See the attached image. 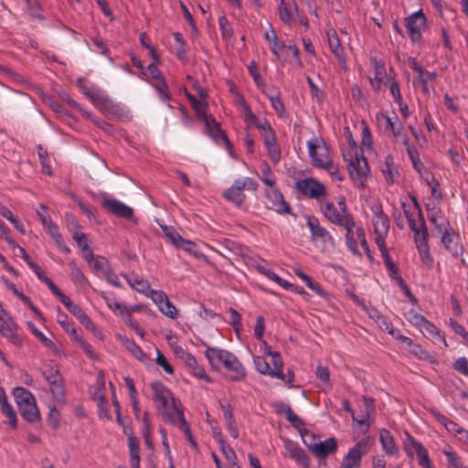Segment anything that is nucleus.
Returning <instances> with one entry per match:
<instances>
[{
	"instance_id": "f257e3e1",
	"label": "nucleus",
	"mask_w": 468,
	"mask_h": 468,
	"mask_svg": "<svg viewBox=\"0 0 468 468\" xmlns=\"http://www.w3.org/2000/svg\"><path fill=\"white\" fill-rule=\"evenodd\" d=\"M205 356L212 368L223 366L229 372L231 380L241 381L246 378V369L231 352L216 346H207Z\"/></svg>"
},
{
	"instance_id": "f03ea898",
	"label": "nucleus",
	"mask_w": 468,
	"mask_h": 468,
	"mask_svg": "<svg viewBox=\"0 0 468 468\" xmlns=\"http://www.w3.org/2000/svg\"><path fill=\"white\" fill-rule=\"evenodd\" d=\"M94 106L111 120L130 122L133 118V115L127 107L122 103H117L112 101L106 92Z\"/></svg>"
},
{
	"instance_id": "7ed1b4c3",
	"label": "nucleus",
	"mask_w": 468,
	"mask_h": 468,
	"mask_svg": "<svg viewBox=\"0 0 468 468\" xmlns=\"http://www.w3.org/2000/svg\"><path fill=\"white\" fill-rule=\"evenodd\" d=\"M295 190L303 197L322 202L327 196L325 186L314 177L299 179L295 183Z\"/></svg>"
},
{
	"instance_id": "20e7f679",
	"label": "nucleus",
	"mask_w": 468,
	"mask_h": 468,
	"mask_svg": "<svg viewBox=\"0 0 468 468\" xmlns=\"http://www.w3.org/2000/svg\"><path fill=\"white\" fill-rule=\"evenodd\" d=\"M353 148L356 149L355 159L347 166L348 174L354 184L361 188L366 186V181L369 175V166L367 160L363 154L357 153L356 142H352Z\"/></svg>"
},
{
	"instance_id": "39448f33",
	"label": "nucleus",
	"mask_w": 468,
	"mask_h": 468,
	"mask_svg": "<svg viewBox=\"0 0 468 468\" xmlns=\"http://www.w3.org/2000/svg\"><path fill=\"white\" fill-rule=\"evenodd\" d=\"M158 410L167 421L178 427L184 433H189V425L184 417V412L178 399H173L165 406H162Z\"/></svg>"
},
{
	"instance_id": "423d86ee",
	"label": "nucleus",
	"mask_w": 468,
	"mask_h": 468,
	"mask_svg": "<svg viewBox=\"0 0 468 468\" xmlns=\"http://www.w3.org/2000/svg\"><path fill=\"white\" fill-rule=\"evenodd\" d=\"M362 400L364 402V410L360 415H356L352 409L351 403L348 399L342 401L343 409L351 414L352 420L360 426L364 427L363 433H367L370 427L369 418L372 413L375 412L374 399L370 397L363 396Z\"/></svg>"
},
{
	"instance_id": "0eeeda50",
	"label": "nucleus",
	"mask_w": 468,
	"mask_h": 468,
	"mask_svg": "<svg viewBox=\"0 0 468 468\" xmlns=\"http://www.w3.org/2000/svg\"><path fill=\"white\" fill-rule=\"evenodd\" d=\"M405 27L412 43H420L422 32L427 28V17L420 9L405 18Z\"/></svg>"
},
{
	"instance_id": "6e6552de",
	"label": "nucleus",
	"mask_w": 468,
	"mask_h": 468,
	"mask_svg": "<svg viewBox=\"0 0 468 468\" xmlns=\"http://www.w3.org/2000/svg\"><path fill=\"white\" fill-rule=\"evenodd\" d=\"M369 449V439L365 438L349 449L339 468H359L363 456Z\"/></svg>"
},
{
	"instance_id": "1a4fd4ad",
	"label": "nucleus",
	"mask_w": 468,
	"mask_h": 468,
	"mask_svg": "<svg viewBox=\"0 0 468 468\" xmlns=\"http://www.w3.org/2000/svg\"><path fill=\"white\" fill-rule=\"evenodd\" d=\"M307 148L309 156L314 166L322 168L332 161L329 155V150L322 139L314 138L309 140L307 142Z\"/></svg>"
},
{
	"instance_id": "9d476101",
	"label": "nucleus",
	"mask_w": 468,
	"mask_h": 468,
	"mask_svg": "<svg viewBox=\"0 0 468 468\" xmlns=\"http://www.w3.org/2000/svg\"><path fill=\"white\" fill-rule=\"evenodd\" d=\"M307 227L311 232V239L314 242H321L323 250L335 246V239L330 232L319 223L315 217H308Z\"/></svg>"
},
{
	"instance_id": "9b49d317",
	"label": "nucleus",
	"mask_w": 468,
	"mask_h": 468,
	"mask_svg": "<svg viewBox=\"0 0 468 468\" xmlns=\"http://www.w3.org/2000/svg\"><path fill=\"white\" fill-rule=\"evenodd\" d=\"M404 450L410 458L413 457L411 447L414 448L415 453L418 457V463L422 468H433L431 464L429 452L427 449L416 439L408 434L407 440L404 441Z\"/></svg>"
},
{
	"instance_id": "f8f14e48",
	"label": "nucleus",
	"mask_w": 468,
	"mask_h": 468,
	"mask_svg": "<svg viewBox=\"0 0 468 468\" xmlns=\"http://www.w3.org/2000/svg\"><path fill=\"white\" fill-rule=\"evenodd\" d=\"M267 207L279 214H291V207L284 200L282 194L276 188L271 187L266 191Z\"/></svg>"
},
{
	"instance_id": "ddd939ff",
	"label": "nucleus",
	"mask_w": 468,
	"mask_h": 468,
	"mask_svg": "<svg viewBox=\"0 0 468 468\" xmlns=\"http://www.w3.org/2000/svg\"><path fill=\"white\" fill-rule=\"evenodd\" d=\"M197 91L199 95V99H197L194 95L190 94L186 90V96L187 97L193 109L195 110L197 118L199 121H203L204 119L209 116L207 114V103L206 101V99L207 94L205 89H203L201 86L197 87Z\"/></svg>"
},
{
	"instance_id": "4468645a",
	"label": "nucleus",
	"mask_w": 468,
	"mask_h": 468,
	"mask_svg": "<svg viewBox=\"0 0 468 468\" xmlns=\"http://www.w3.org/2000/svg\"><path fill=\"white\" fill-rule=\"evenodd\" d=\"M441 242L445 249L454 257H458L463 251V246L459 242V235L449 226L441 232Z\"/></svg>"
},
{
	"instance_id": "2eb2a0df",
	"label": "nucleus",
	"mask_w": 468,
	"mask_h": 468,
	"mask_svg": "<svg viewBox=\"0 0 468 468\" xmlns=\"http://www.w3.org/2000/svg\"><path fill=\"white\" fill-rule=\"evenodd\" d=\"M283 445L287 454L294 460L298 465L303 468H309V458L303 448L289 439L283 440Z\"/></svg>"
},
{
	"instance_id": "dca6fc26",
	"label": "nucleus",
	"mask_w": 468,
	"mask_h": 468,
	"mask_svg": "<svg viewBox=\"0 0 468 468\" xmlns=\"http://www.w3.org/2000/svg\"><path fill=\"white\" fill-rule=\"evenodd\" d=\"M18 325L13 321L12 318L2 320L0 324V333L11 344L16 347L23 346V338L17 334Z\"/></svg>"
},
{
	"instance_id": "f3484780",
	"label": "nucleus",
	"mask_w": 468,
	"mask_h": 468,
	"mask_svg": "<svg viewBox=\"0 0 468 468\" xmlns=\"http://www.w3.org/2000/svg\"><path fill=\"white\" fill-rule=\"evenodd\" d=\"M206 126L207 133L217 143H224L228 147L230 146L229 141L226 133L220 128L219 122H218L212 115H209L202 121Z\"/></svg>"
},
{
	"instance_id": "a211bd4d",
	"label": "nucleus",
	"mask_w": 468,
	"mask_h": 468,
	"mask_svg": "<svg viewBox=\"0 0 468 468\" xmlns=\"http://www.w3.org/2000/svg\"><path fill=\"white\" fill-rule=\"evenodd\" d=\"M102 206L110 213L118 217L127 219L133 217V208L116 199H104Z\"/></svg>"
},
{
	"instance_id": "6ab92c4d",
	"label": "nucleus",
	"mask_w": 468,
	"mask_h": 468,
	"mask_svg": "<svg viewBox=\"0 0 468 468\" xmlns=\"http://www.w3.org/2000/svg\"><path fill=\"white\" fill-rule=\"evenodd\" d=\"M320 211L324 215V217L332 224L337 225L347 214H342L341 211H338L334 204V202L325 199L322 202L318 203Z\"/></svg>"
},
{
	"instance_id": "aec40b11",
	"label": "nucleus",
	"mask_w": 468,
	"mask_h": 468,
	"mask_svg": "<svg viewBox=\"0 0 468 468\" xmlns=\"http://www.w3.org/2000/svg\"><path fill=\"white\" fill-rule=\"evenodd\" d=\"M432 415L436 418V420L444 426V428L451 433L454 435H460L461 439H467L468 431L463 429L460 425L454 422L452 420H449L446 416L440 413L436 410H431Z\"/></svg>"
},
{
	"instance_id": "412c9836",
	"label": "nucleus",
	"mask_w": 468,
	"mask_h": 468,
	"mask_svg": "<svg viewBox=\"0 0 468 468\" xmlns=\"http://www.w3.org/2000/svg\"><path fill=\"white\" fill-rule=\"evenodd\" d=\"M379 441L382 446V450L387 455L396 457L399 455V449L388 430L385 428L380 430Z\"/></svg>"
},
{
	"instance_id": "4be33fe9",
	"label": "nucleus",
	"mask_w": 468,
	"mask_h": 468,
	"mask_svg": "<svg viewBox=\"0 0 468 468\" xmlns=\"http://www.w3.org/2000/svg\"><path fill=\"white\" fill-rule=\"evenodd\" d=\"M420 333L434 344H442L444 347L448 346L445 336L441 334L440 330L434 324L426 320L420 329Z\"/></svg>"
},
{
	"instance_id": "5701e85b",
	"label": "nucleus",
	"mask_w": 468,
	"mask_h": 468,
	"mask_svg": "<svg viewBox=\"0 0 468 468\" xmlns=\"http://www.w3.org/2000/svg\"><path fill=\"white\" fill-rule=\"evenodd\" d=\"M153 399L157 404L158 409L162 406H165L173 399H175L171 391L165 388L161 382H154L152 384Z\"/></svg>"
},
{
	"instance_id": "b1692460",
	"label": "nucleus",
	"mask_w": 468,
	"mask_h": 468,
	"mask_svg": "<svg viewBox=\"0 0 468 468\" xmlns=\"http://www.w3.org/2000/svg\"><path fill=\"white\" fill-rule=\"evenodd\" d=\"M337 448V441L335 438H329L324 441H317L316 445H313V453L318 458H325L335 452Z\"/></svg>"
},
{
	"instance_id": "393cba45",
	"label": "nucleus",
	"mask_w": 468,
	"mask_h": 468,
	"mask_svg": "<svg viewBox=\"0 0 468 468\" xmlns=\"http://www.w3.org/2000/svg\"><path fill=\"white\" fill-rule=\"evenodd\" d=\"M78 86L81 92L90 99L93 105H95L101 96L105 93L102 90L99 89L93 84H88L85 80L79 79Z\"/></svg>"
},
{
	"instance_id": "a878e982",
	"label": "nucleus",
	"mask_w": 468,
	"mask_h": 468,
	"mask_svg": "<svg viewBox=\"0 0 468 468\" xmlns=\"http://www.w3.org/2000/svg\"><path fill=\"white\" fill-rule=\"evenodd\" d=\"M223 197L228 200L232 202L238 207L242 206L246 199V196L243 190L239 186V181H234L232 186L226 189L223 193Z\"/></svg>"
},
{
	"instance_id": "bb28decb",
	"label": "nucleus",
	"mask_w": 468,
	"mask_h": 468,
	"mask_svg": "<svg viewBox=\"0 0 468 468\" xmlns=\"http://www.w3.org/2000/svg\"><path fill=\"white\" fill-rule=\"evenodd\" d=\"M122 276L132 288H133L140 293L148 295L150 284L147 281H144L143 278L139 277L134 273L123 274Z\"/></svg>"
},
{
	"instance_id": "cd10ccee",
	"label": "nucleus",
	"mask_w": 468,
	"mask_h": 468,
	"mask_svg": "<svg viewBox=\"0 0 468 468\" xmlns=\"http://www.w3.org/2000/svg\"><path fill=\"white\" fill-rule=\"evenodd\" d=\"M21 416L29 422H34L39 420L40 415L37 406L36 399L29 403L22 404L18 407Z\"/></svg>"
},
{
	"instance_id": "c85d7f7f",
	"label": "nucleus",
	"mask_w": 468,
	"mask_h": 468,
	"mask_svg": "<svg viewBox=\"0 0 468 468\" xmlns=\"http://www.w3.org/2000/svg\"><path fill=\"white\" fill-rule=\"evenodd\" d=\"M279 17L284 24H291L294 18V13L298 11V7L294 2L288 6L285 0H281L278 7Z\"/></svg>"
},
{
	"instance_id": "c756f323",
	"label": "nucleus",
	"mask_w": 468,
	"mask_h": 468,
	"mask_svg": "<svg viewBox=\"0 0 468 468\" xmlns=\"http://www.w3.org/2000/svg\"><path fill=\"white\" fill-rule=\"evenodd\" d=\"M373 225L375 233L388 234L389 230V218L382 210H379L373 217Z\"/></svg>"
},
{
	"instance_id": "7c9ffc66",
	"label": "nucleus",
	"mask_w": 468,
	"mask_h": 468,
	"mask_svg": "<svg viewBox=\"0 0 468 468\" xmlns=\"http://www.w3.org/2000/svg\"><path fill=\"white\" fill-rule=\"evenodd\" d=\"M119 338L125 346L126 349L139 361L144 362L147 359L146 355L143 349L132 339L127 336L119 335Z\"/></svg>"
},
{
	"instance_id": "2f4dec72",
	"label": "nucleus",
	"mask_w": 468,
	"mask_h": 468,
	"mask_svg": "<svg viewBox=\"0 0 468 468\" xmlns=\"http://www.w3.org/2000/svg\"><path fill=\"white\" fill-rule=\"evenodd\" d=\"M128 446L130 452V464L137 468L138 464H140V441L136 437L129 436Z\"/></svg>"
},
{
	"instance_id": "473e14b6",
	"label": "nucleus",
	"mask_w": 468,
	"mask_h": 468,
	"mask_svg": "<svg viewBox=\"0 0 468 468\" xmlns=\"http://www.w3.org/2000/svg\"><path fill=\"white\" fill-rule=\"evenodd\" d=\"M328 44H329L330 50L335 55L336 59L340 63H345L346 57H345L344 49L341 47L339 38L335 33H333L332 35H328Z\"/></svg>"
},
{
	"instance_id": "72a5a7b5",
	"label": "nucleus",
	"mask_w": 468,
	"mask_h": 468,
	"mask_svg": "<svg viewBox=\"0 0 468 468\" xmlns=\"http://www.w3.org/2000/svg\"><path fill=\"white\" fill-rule=\"evenodd\" d=\"M375 77L370 80L374 90H379L386 76V68L381 61L374 59Z\"/></svg>"
},
{
	"instance_id": "f704fd0d",
	"label": "nucleus",
	"mask_w": 468,
	"mask_h": 468,
	"mask_svg": "<svg viewBox=\"0 0 468 468\" xmlns=\"http://www.w3.org/2000/svg\"><path fill=\"white\" fill-rule=\"evenodd\" d=\"M257 129L261 133L264 145L277 142L275 133L266 119H263V122Z\"/></svg>"
},
{
	"instance_id": "c9c22d12",
	"label": "nucleus",
	"mask_w": 468,
	"mask_h": 468,
	"mask_svg": "<svg viewBox=\"0 0 468 468\" xmlns=\"http://www.w3.org/2000/svg\"><path fill=\"white\" fill-rule=\"evenodd\" d=\"M13 396L18 407L22 404L29 403L36 399L33 394L23 387L15 388L13 389Z\"/></svg>"
},
{
	"instance_id": "e433bc0d",
	"label": "nucleus",
	"mask_w": 468,
	"mask_h": 468,
	"mask_svg": "<svg viewBox=\"0 0 468 468\" xmlns=\"http://www.w3.org/2000/svg\"><path fill=\"white\" fill-rule=\"evenodd\" d=\"M264 37L270 43V49L271 52L275 56L279 57L285 46L279 42L278 36L271 27V30L265 33Z\"/></svg>"
},
{
	"instance_id": "4c0bfd02",
	"label": "nucleus",
	"mask_w": 468,
	"mask_h": 468,
	"mask_svg": "<svg viewBox=\"0 0 468 468\" xmlns=\"http://www.w3.org/2000/svg\"><path fill=\"white\" fill-rule=\"evenodd\" d=\"M407 153H408V155L412 163L414 169L420 175V176H424L422 171L425 169V167L420 159L419 151L416 149L415 146L410 145L408 144Z\"/></svg>"
},
{
	"instance_id": "58836bf2",
	"label": "nucleus",
	"mask_w": 468,
	"mask_h": 468,
	"mask_svg": "<svg viewBox=\"0 0 468 468\" xmlns=\"http://www.w3.org/2000/svg\"><path fill=\"white\" fill-rule=\"evenodd\" d=\"M241 109L245 122L254 125L256 128L263 122V119L261 120L251 112L249 104L245 101V99H241Z\"/></svg>"
},
{
	"instance_id": "ea45409f",
	"label": "nucleus",
	"mask_w": 468,
	"mask_h": 468,
	"mask_svg": "<svg viewBox=\"0 0 468 468\" xmlns=\"http://www.w3.org/2000/svg\"><path fill=\"white\" fill-rule=\"evenodd\" d=\"M57 322L63 327L64 331L68 334L75 336L77 334V330L74 327V324L69 321L68 315L63 313L60 308L58 309L57 314Z\"/></svg>"
},
{
	"instance_id": "a19ab883",
	"label": "nucleus",
	"mask_w": 468,
	"mask_h": 468,
	"mask_svg": "<svg viewBox=\"0 0 468 468\" xmlns=\"http://www.w3.org/2000/svg\"><path fill=\"white\" fill-rule=\"evenodd\" d=\"M393 119L394 122L388 130L392 132L393 136L397 140H401L405 145H408L409 139L407 135L403 133V126L401 122L399 120L396 114L394 115Z\"/></svg>"
},
{
	"instance_id": "79ce46f5",
	"label": "nucleus",
	"mask_w": 468,
	"mask_h": 468,
	"mask_svg": "<svg viewBox=\"0 0 468 468\" xmlns=\"http://www.w3.org/2000/svg\"><path fill=\"white\" fill-rule=\"evenodd\" d=\"M101 297L105 301L107 306L114 313H119L124 305L117 301L113 292H101Z\"/></svg>"
},
{
	"instance_id": "37998d69",
	"label": "nucleus",
	"mask_w": 468,
	"mask_h": 468,
	"mask_svg": "<svg viewBox=\"0 0 468 468\" xmlns=\"http://www.w3.org/2000/svg\"><path fill=\"white\" fill-rule=\"evenodd\" d=\"M49 390L53 395L54 399L58 402H62L65 399V389L63 385V379L55 380L48 383Z\"/></svg>"
},
{
	"instance_id": "c03bdc74",
	"label": "nucleus",
	"mask_w": 468,
	"mask_h": 468,
	"mask_svg": "<svg viewBox=\"0 0 468 468\" xmlns=\"http://www.w3.org/2000/svg\"><path fill=\"white\" fill-rule=\"evenodd\" d=\"M442 453L446 456L448 468H463V463L455 452H452L451 447L442 449Z\"/></svg>"
},
{
	"instance_id": "a18cd8bd",
	"label": "nucleus",
	"mask_w": 468,
	"mask_h": 468,
	"mask_svg": "<svg viewBox=\"0 0 468 468\" xmlns=\"http://www.w3.org/2000/svg\"><path fill=\"white\" fill-rule=\"evenodd\" d=\"M37 154L43 169V172L48 176L52 175L48 151L41 144L37 145Z\"/></svg>"
},
{
	"instance_id": "49530a36",
	"label": "nucleus",
	"mask_w": 468,
	"mask_h": 468,
	"mask_svg": "<svg viewBox=\"0 0 468 468\" xmlns=\"http://www.w3.org/2000/svg\"><path fill=\"white\" fill-rule=\"evenodd\" d=\"M219 441L221 444L222 452H223L226 460L231 465V467L232 468H241L237 463L238 458H237V455H236L235 452L233 451V449L229 445H225V443L221 438L219 439Z\"/></svg>"
},
{
	"instance_id": "de8ad7c7",
	"label": "nucleus",
	"mask_w": 468,
	"mask_h": 468,
	"mask_svg": "<svg viewBox=\"0 0 468 468\" xmlns=\"http://www.w3.org/2000/svg\"><path fill=\"white\" fill-rule=\"evenodd\" d=\"M370 316L376 321L379 328L387 331L389 335H391V332L395 330L392 323L378 312L375 311L374 314H370Z\"/></svg>"
},
{
	"instance_id": "09e8293b",
	"label": "nucleus",
	"mask_w": 468,
	"mask_h": 468,
	"mask_svg": "<svg viewBox=\"0 0 468 468\" xmlns=\"http://www.w3.org/2000/svg\"><path fill=\"white\" fill-rule=\"evenodd\" d=\"M412 69L418 73L419 80L420 81L421 84L428 83L429 81H431L436 78L435 72H431V71L423 69L421 66H420L416 62L413 63Z\"/></svg>"
},
{
	"instance_id": "8fccbe9b",
	"label": "nucleus",
	"mask_w": 468,
	"mask_h": 468,
	"mask_svg": "<svg viewBox=\"0 0 468 468\" xmlns=\"http://www.w3.org/2000/svg\"><path fill=\"white\" fill-rule=\"evenodd\" d=\"M405 318L410 324H412L419 330L427 320L423 315L417 313L414 309H410L409 312H407L405 314Z\"/></svg>"
},
{
	"instance_id": "3c124183",
	"label": "nucleus",
	"mask_w": 468,
	"mask_h": 468,
	"mask_svg": "<svg viewBox=\"0 0 468 468\" xmlns=\"http://www.w3.org/2000/svg\"><path fill=\"white\" fill-rule=\"evenodd\" d=\"M254 365L256 369L263 375L271 376L273 378V374L275 373V370H272L269 365V363L265 360L262 356H255L254 359Z\"/></svg>"
},
{
	"instance_id": "603ef678",
	"label": "nucleus",
	"mask_w": 468,
	"mask_h": 468,
	"mask_svg": "<svg viewBox=\"0 0 468 468\" xmlns=\"http://www.w3.org/2000/svg\"><path fill=\"white\" fill-rule=\"evenodd\" d=\"M0 215L6 218L20 233L24 234L26 232L22 224H20L19 220L14 217L13 213L6 207H0Z\"/></svg>"
},
{
	"instance_id": "864d4df0",
	"label": "nucleus",
	"mask_w": 468,
	"mask_h": 468,
	"mask_svg": "<svg viewBox=\"0 0 468 468\" xmlns=\"http://www.w3.org/2000/svg\"><path fill=\"white\" fill-rule=\"evenodd\" d=\"M175 354L188 368L197 361L196 357L182 346H176L175 348Z\"/></svg>"
},
{
	"instance_id": "5fc2aeb1",
	"label": "nucleus",
	"mask_w": 468,
	"mask_h": 468,
	"mask_svg": "<svg viewBox=\"0 0 468 468\" xmlns=\"http://www.w3.org/2000/svg\"><path fill=\"white\" fill-rule=\"evenodd\" d=\"M284 414H285L286 420L295 429L299 430L300 432H301V431L303 430V428L304 426V421L292 411L291 407H289V406L287 407V409L284 411Z\"/></svg>"
},
{
	"instance_id": "6e6d98bb",
	"label": "nucleus",
	"mask_w": 468,
	"mask_h": 468,
	"mask_svg": "<svg viewBox=\"0 0 468 468\" xmlns=\"http://www.w3.org/2000/svg\"><path fill=\"white\" fill-rule=\"evenodd\" d=\"M27 326L29 330L32 332V334L35 336H37L45 346L48 348H52L55 346L54 342L48 338L40 330H38V328L34 324V323L28 322Z\"/></svg>"
},
{
	"instance_id": "4d7b16f0",
	"label": "nucleus",
	"mask_w": 468,
	"mask_h": 468,
	"mask_svg": "<svg viewBox=\"0 0 468 468\" xmlns=\"http://www.w3.org/2000/svg\"><path fill=\"white\" fill-rule=\"evenodd\" d=\"M261 174H262V176L261 177V179L262 180V182L270 186V187H273L274 185H275V179L273 178V176H271V169L270 167V165H268L267 162H262L261 165Z\"/></svg>"
},
{
	"instance_id": "13d9d810",
	"label": "nucleus",
	"mask_w": 468,
	"mask_h": 468,
	"mask_svg": "<svg viewBox=\"0 0 468 468\" xmlns=\"http://www.w3.org/2000/svg\"><path fill=\"white\" fill-rule=\"evenodd\" d=\"M84 116L89 118L95 125H97L107 133H113L114 129L112 124L101 120L97 116L93 115L90 112H85Z\"/></svg>"
},
{
	"instance_id": "bf43d9fd",
	"label": "nucleus",
	"mask_w": 468,
	"mask_h": 468,
	"mask_svg": "<svg viewBox=\"0 0 468 468\" xmlns=\"http://www.w3.org/2000/svg\"><path fill=\"white\" fill-rule=\"evenodd\" d=\"M337 226L345 228L346 230V239L353 238V229L356 227V221L352 214H347L344 218L337 224Z\"/></svg>"
},
{
	"instance_id": "052dcab7",
	"label": "nucleus",
	"mask_w": 468,
	"mask_h": 468,
	"mask_svg": "<svg viewBox=\"0 0 468 468\" xmlns=\"http://www.w3.org/2000/svg\"><path fill=\"white\" fill-rule=\"evenodd\" d=\"M154 88L161 101L165 102L170 100L169 89L165 78H160V80H158Z\"/></svg>"
},
{
	"instance_id": "680f3d73",
	"label": "nucleus",
	"mask_w": 468,
	"mask_h": 468,
	"mask_svg": "<svg viewBox=\"0 0 468 468\" xmlns=\"http://www.w3.org/2000/svg\"><path fill=\"white\" fill-rule=\"evenodd\" d=\"M70 269V275L73 282H78L81 285H84L88 282L85 275L81 271L80 268H78L77 264L74 261L69 262V264Z\"/></svg>"
},
{
	"instance_id": "e2e57ef3",
	"label": "nucleus",
	"mask_w": 468,
	"mask_h": 468,
	"mask_svg": "<svg viewBox=\"0 0 468 468\" xmlns=\"http://www.w3.org/2000/svg\"><path fill=\"white\" fill-rule=\"evenodd\" d=\"M430 220L439 232H441L444 228L450 226L449 222L443 218L440 211H433L430 217Z\"/></svg>"
},
{
	"instance_id": "0e129e2a",
	"label": "nucleus",
	"mask_w": 468,
	"mask_h": 468,
	"mask_svg": "<svg viewBox=\"0 0 468 468\" xmlns=\"http://www.w3.org/2000/svg\"><path fill=\"white\" fill-rule=\"evenodd\" d=\"M160 312L169 318L176 319L178 316V312L176 306L167 298L162 304L158 306Z\"/></svg>"
},
{
	"instance_id": "69168bd1",
	"label": "nucleus",
	"mask_w": 468,
	"mask_h": 468,
	"mask_svg": "<svg viewBox=\"0 0 468 468\" xmlns=\"http://www.w3.org/2000/svg\"><path fill=\"white\" fill-rule=\"evenodd\" d=\"M417 250L420 254L421 262L428 269H431L433 267V258L431 255L429 245L421 246L420 248H418Z\"/></svg>"
},
{
	"instance_id": "338daca9",
	"label": "nucleus",
	"mask_w": 468,
	"mask_h": 468,
	"mask_svg": "<svg viewBox=\"0 0 468 468\" xmlns=\"http://www.w3.org/2000/svg\"><path fill=\"white\" fill-rule=\"evenodd\" d=\"M1 411L6 417L7 423L12 427V429H16L17 418L13 407L10 404H7L1 408Z\"/></svg>"
},
{
	"instance_id": "774afa93",
	"label": "nucleus",
	"mask_w": 468,
	"mask_h": 468,
	"mask_svg": "<svg viewBox=\"0 0 468 468\" xmlns=\"http://www.w3.org/2000/svg\"><path fill=\"white\" fill-rule=\"evenodd\" d=\"M189 369L191 370V374L194 377L199 379H203L208 383L212 382L211 378L206 373L204 367L198 364L197 360L195 362L193 366L189 367Z\"/></svg>"
}]
</instances>
